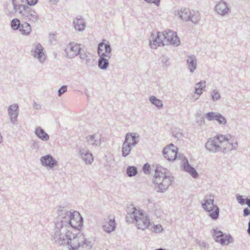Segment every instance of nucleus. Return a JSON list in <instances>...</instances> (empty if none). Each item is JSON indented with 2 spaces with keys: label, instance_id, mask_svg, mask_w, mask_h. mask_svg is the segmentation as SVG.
I'll return each instance as SVG.
<instances>
[{
  "label": "nucleus",
  "instance_id": "c756f323",
  "mask_svg": "<svg viewBox=\"0 0 250 250\" xmlns=\"http://www.w3.org/2000/svg\"><path fill=\"white\" fill-rule=\"evenodd\" d=\"M109 60L104 58H99L98 62V67L102 70L107 69L109 66Z\"/></svg>",
  "mask_w": 250,
  "mask_h": 250
},
{
  "label": "nucleus",
  "instance_id": "0eeeda50",
  "mask_svg": "<svg viewBox=\"0 0 250 250\" xmlns=\"http://www.w3.org/2000/svg\"><path fill=\"white\" fill-rule=\"evenodd\" d=\"M177 150L178 148L173 144H170L169 146L164 148L163 154L164 157L168 161H174L176 158L179 160Z\"/></svg>",
  "mask_w": 250,
  "mask_h": 250
},
{
  "label": "nucleus",
  "instance_id": "a18cd8bd",
  "mask_svg": "<svg viewBox=\"0 0 250 250\" xmlns=\"http://www.w3.org/2000/svg\"><path fill=\"white\" fill-rule=\"evenodd\" d=\"M151 168L150 165L148 163H146L143 166L142 170L143 172H150Z\"/></svg>",
  "mask_w": 250,
  "mask_h": 250
},
{
  "label": "nucleus",
  "instance_id": "473e14b6",
  "mask_svg": "<svg viewBox=\"0 0 250 250\" xmlns=\"http://www.w3.org/2000/svg\"><path fill=\"white\" fill-rule=\"evenodd\" d=\"M21 24L20 20L15 18L11 21V27L14 30H17L20 28Z\"/></svg>",
  "mask_w": 250,
  "mask_h": 250
},
{
  "label": "nucleus",
  "instance_id": "a19ab883",
  "mask_svg": "<svg viewBox=\"0 0 250 250\" xmlns=\"http://www.w3.org/2000/svg\"><path fill=\"white\" fill-rule=\"evenodd\" d=\"M80 56V58L83 61L85 60L87 62L90 61V59L87 55L85 52H82L80 51V54H78Z\"/></svg>",
  "mask_w": 250,
  "mask_h": 250
},
{
  "label": "nucleus",
  "instance_id": "7c9ffc66",
  "mask_svg": "<svg viewBox=\"0 0 250 250\" xmlns=\"http://www.w3.org/2000/svg\"><path fill=\"white\" fill-rule=\"evenodd\" d=\"M14 0H12V5L13 6V9L9 7L8 6H7L6 7H5V8L4 9V12H5V14L7 15V16H12L16 12H18L19 13V10H18L17 8L16 9L15 6H14V4H15L14 3Z\"/></svg>",
  "mask_w": 250,
  "mask_h": 250
},
{
  "label": "nucleus",
  "instance_id": "4468645a",
  "mask_svg": "<svg viewBox=\"0 0 250 250\" xmlns=\"http://www.w3.org/2000/svg\"><path fill=\"white\" fill-rule=\"evenodd\" d=\"M42 164L50 169H53L58 166V162L50 154L43 156L41 158Z\"/></svg>",
  "mask_w": 250,
  "mask_h": 250
},
{
  "label": "nucleus",
  "instance_id": "9b49d317",
  "mask_svg": "<svg viewBox=\"0 0 250 250\" xmlns=\"http://www.w3.org/2000/svg\"><path fill=\"white\" fill-rule=\"evenodd\" d=\"M158 173L155 176L154 181L158 185L159 188L161 189H166L171 183V180L169 177L165 176V173Z\"/></svg>",
  "mask_w": 250,
  "mask_h": 250
},
{
  "label": "nucleus",
  "instance_id": "a211bd4d",
  "mask_svg": "<svg viewBox=\"0 0 250 250\" xmlns=\"http://www.w3.org/2000/svg\"><path fill=\"white\" fill-rule=\"evenodd\" d=\"M86 140L88 145L94 147L99 146L101 145V135L98 133L87 136Z\"/></svg>",
  "mask_w": 250,
  "mask_h": 250
},
{
  "label": "nucleus",
  "instance_id": "7ed1b4c3",
  "mask_svg": "<svg viewBox=\"0 0 250 250\" xmlns=\"http://www.w3.org/2000/svg\"><path fill=\"white\" fill-rule=\"evenodd\" d=\"M23 0H15L14 1L15 8L19 10V14L23 19L31 23L37 22L39 20V15L31 7L24 4Z\"/></svg>",
  "mask_w": 250,
  "mask_h": 250
},
{
  "label": "nucleus",
  "instance_id": "5701e85b",
  "mask_svg": "<svg viewBox=\"0 0 250 250\" xmlns=\"http://www.w3.org/2000/svg\"><path fill=\"white\" fill-rule=\"evenodd\" d=\"M116 227V223L114 218H108L105 219L103 226L104 230L107 232H110L114 230Z\"/></svg>",
  "mask_w": 250,
  "mask_h": 250
},
{
  "label": "nucleus",
  "instance_id": "49530a36",
  "mask_svg": "<svg viewBox=\"0 0 250 250\" xmlns=\"http://www.w3.org/2000/svg\"><path fill=\"white\" fill-rule=\"evenodd\" d=\"M146 2L148 3H153L158 6L160 5L161 0H144Z\"/></svg>",
  "mask_w": 250,
  "mask_h": 250
},
{
  "label": "nucleus",
  "instance_id": "6e6552de",
  "mask_svg": "<svg viewBox=\"0 0 250 250\" xmlns=\"http://www.w3.org/2000/svg\"><path fill=\"white\" fill-rule=\"evenodd\" d=\"M214 10L217 14L222 17L227 16L231 13L230 6L224 0H220L216 3Z\"/></svg>",
  "mask_w": 250,
  "mask_h": 250
},
{
  "label": "nucleus",
  "instance_id": "aec40b11",
  "mask_svg": "<svg viewBox=\"0 0 250 250\" xmlns=\"http://www.w3.org/2000/svg\"><path fill=\"white\" fill-rule=\"evenodd\" d=\"M139 136L136 133H128L126 134L125 142H127L133 147L135 146L139 142Z\"/></svg>",
  "mask_w": 250,
  "mask_h": 250
},
{
  "label": "nucleus",
  "instance_id": "b1692460",
  "mask_svg": "<svg viewBox=\"0 0 250 250\" xmlns=\"http://www.w3.org/2000/svg\"><path fill=\"white\" fill-rule=\"evenodd\" d=\"M35 134L38 138L42 141L46 142L49 140V135L40 126L36 128Z\"/></svg>",
  "mask_w": 250,
  "mask_h": 250
},
{
  "label": "nucleus",
  "instance_id": "2f4dec72",
  "mask_svg": "<svg viewBox=\"0 0 250 250\" xmlns=\"http://www.w3.org/2000/svg\"><path fill=\"white\" fill-rule=\"evenodd\" d=\"M106 51L107 50H106ZM97 52L99 58L110 59L112 55V53L108 51H106V53L103 52V50L100 49V47H98Z\"/></svg>",
  "mask_w": 250,
  "mask_h": 250
},
{
  "label": "nucleus",
  "instance_id": "37998d69",
  "mask_svg": "<svg viewBox=\"0 0 250 250\" xmlns=\"http://www.w3.org/2000/svg\"><path fill=\"white\" fill-rule=\"evenodd\" d=\"M163 230V228L161 225H157L154 226L152 228V231L155 233H159Z\"/></svg>",
  "mask_w": 250,
  "mask_h": 250
},
{
  "label": "nucleus",
  "instance_id": "412c9836",
  "mask_svg": "<svg viewBox=\"0 0 250 250\" xmlns=\"http://www.w3.org/2000/svg\"><path fill=\"white\" fill-rule=\"evenodd\" d=\"M206 87V82L204 80H201L195 84L194 93L198 96L195 100L198 99L199 97L202 94L203 91L205 90Z\"/></svg>",
  "mask_w": 250,
  "mask_h": 250
},
{
  "label": "nucleus",
  "instance_id": "6ab92c4d",
  "mask_svg": "<svg viewBox=\"0 0 250 250\" xmlns=\"http://www.w3.org/2000/svg\"><path fill=\"white\" fill-rule=\"evenodd\" d=\"M186 64L187 68L191 73H193L197 68V59L195 55H190L187 56Z\"/></svg>",
  "mask_w": 250,
  "mask_h": 250
},
{
  "label": "nucleus",
  "instance_id": "cd10ccee",
  "mask_svg": "<svg viewBox=\"0 0 250 250\" xmlns=\"http://www.w3.org/2000/svg\"><path fill=\"white\" fill-rule=\"evenodd\" d=\"M133 147V146L127 143V142L124 141L122 147V156L123 157L128 156Z\"/></svg>",
  "mask_w": 250,
  "mask_h": 250
},
{
  "label": "nucleus",
  "instance_id": "20e7f679",
  "mask_svg": "<svg viewBox=\"0 0 250 250\" xmlns=\"http://www.w3.org/2000/svg\"><path fill=\"white\" fill-rule=\"evenodd\" d=\"M133 218L135 225L139 229H146L150 224L148 217L141 210L135 209L133 212Z\"/></svg>",
  "mask_w": 250,
  "mask_h": 250
},
{
  "label": "nucleus",
  "instance_id": "79ce46f5",
  "mask_svg": "<svg viewBox=\"0 0 250 250\" xmlns=\"http://www.w3.org/2000/svg\"><path fill=\"white\" fill-rule=\"evenodd\" d=\"M67 91V86L63 85L61 86L58 91V95L59 97H61L62 94Z\"/></svg>",
  "mask_w": 250,
  "mask_h": 250
},
{
  "label": "nucleus",
  "instance_id": "4c0bfd02",
  "mask_svg": "<svg viewBox=\"0 0 250 250\" xmlns=\"http://www.w3.org/2000/svg\"><path fill=\"white\" fill-rule=\"evenodd\" d=\"M151 168L154 170V172H165L167 169L161 165L155 164L151 166Z\"/></svg>",
  "mask_w": 250,
  "mask_h": 250
},
{
  "label": "nucleus",
  "instance_id": "603ef678",
  "mask_svg": "<svg viewBox=\"0 0 250 250\" xmlns=\"http://www.w3.org/2000/svg\"><path fill=\"white\" fill-rule=\"evenodd\" d=\"M59 0H49V2L53 4H56Z\"/></svg>",
  "mask_w": 250,
  "mask_h": 250
},
{
  "label": "nucleus",
  "instance_id": "f257e3e1",
  "mask_svg": "<svg viewBox=\"0 0 250 250\" xmlns=\"http://www.w3.org/2000/svg\"><path fill=\"white\" fill-rule=\"evenodd\" d=\"M69 223L71 227L67 228L65 234L61 235L59 244L67 246L69 250H76L84 243L83 236L77 233L75 230L79 229L83 225V218L78 212L74 211L70 214Z\"/></svg>",
  "mask_w": 250,
  "mask_h": 250
},
{
  "label": "nucleus",
  "instance_id": "5fc2aeb1",
  "mask_svg": "<svg viewBox=\"0 0 250 250\" xmlns=\"http://www.w3.org/2000/svg\"><path fill=\"white\" fill-rule=\"evenodd\" d=\"M128 174V176L131 177L132 176H134L135 174L137 173H127Z\"/></svg>",
  "mask_w": 250,
  "mask_h": 250
},
{
  "label": "nucleus",
  "instance_id": "2eb2a0df",
  "mask_svg": "<svg viewBox=\"0 0 250 250\" xmlns=\"http://www.w3.org/2000/svg\"><path fill=\"white\" fill-rule=\"evenodd\" d=\"M18 109L19 105L17 104H11L8 108L10 121L13 125L17 124V117L19 115Z\"/></svg>",
  "mask_w": 250,
  "mask_h": 250
},
{
  "label": "nucleus",
  "instance_id": "dca6fc26",
  "mask_svg": "<svg viewBox=\"0 0 250 250\" xmlns=\"http://www.w3.org/2000/svg\"><path fill=\"white\" fill-rule=\"evenodd\" d=\"M180 167L185 172H197L196 169L192 167L189 163L188 158L183 154L179 155Z\"/></svg>",
  "mask_w": 250,
  "mask_h": 250
},
{
  "label": "nucleus",
  "instance_id": "f03ea898",
  "mask_svg": "<svg viewBox=\"0 0 250 250\" xmlns=\"http://www.w3.org/2000/svg\"><path fill=\"white\" fill-rule=\"evenodd\" d=\"M238 147L237 140L229 134H218L208 140L205 144L206 148L210 153L221 151L224 153L236 150Z\"/></svg>",
  "mask_w": 250,
  "mask_h": 250
},
{
  "label": "nucleus",
  "instance_id": "09e8293b",
  "mask_svg": "<svg viewBox=\"0 0 250 250\" xmlns=\"http://www.w3.org/2000/svg\"><path fill=\"white\" fill-rule=\"evenodd\" d=\"M26 1L28 4L27 5L30 7L31 6H34L36 5L38 2V0H26Z\"/></svg>",
  "mask_w": 250,
  "mask_h": 250
},
{
  "label": "nucleus",
  "instance_id": "393cba45",
  "mask_svg": "<svg viewBox=\"0 0 250 250\" xmlns=\"http://www.w3.org/2000/svg\"><path fill=\"white\" fill-rule=\"evenodd\" d=\"M191 12L189 9L187 8H181L177 12V15L180 19L185 21H188L190 20Z\"/></svg>",
  "mask_w": 250,
  "mask_h": 250
},
{
  "label": "nucleus",
  "instance_id": "c03bdc74",
  "mask_svg": "<svg viewBox=\"0 0 250 250\" xmlns=\"http://www.w3.org/2000/svg\"><path fill=\"white\" fill-rule=\"evenodd\" d=\"M173 136L178 139H180L182 138L183 135V133L179 131L175 130L172 132Z\"/></svg>",
  "mask_w": 250,
  "mask_h": 250
},
{
  "label": "nucleus",
  "instance_id": "de8ad7c7",
  "mask_svg": "<svg viewBox=\"0 0 250 250\" xmlns=\"http://www.w3.org/2000/svg\"><path fill=\"white\" fill-rule=\"evenodd\" d=\"M126 172H138L137 168L135 166H128Z\"/></svg>",
  "mask_w": 250,
  "mask_h": 250
},
{
  "label": "nucleus",
  "instance_id": "864d4df0",
  "mask_svg": "<svg viewBox=\"0 0 250 250\" xmlns=\"http://www.w3.org/2000/svg\"><path fill=\"white\" fill-rule=\"evenodd\" d=\"M191 175L193 178H196L198 176V173H191Z\"/></svg>",
  "mask_w": 250,
  "mask_h": 250
},
{
  "label": "nucleus",
  "instance_id": "ddd939ff",
  "mask_svg": "<svg viewBox=\"0 0 250 250\" xmlns=\"http://www.w3.org/2000/svg\"><path fill=\"white\" fill-rule=\"evenodd\" d=\"M79 155L87 164H91L93 162V155L87 147H80Z\"/></svg>",
  "mask_w": 250,
  "mask_h": 250
},
{
  "label": "nucleus",
  "instance_id": "8fccbe9b",
  "mask_svg": "<svg viewBox=\"0 0 250 250\" xmlns=\"http://www.w3.org/2000/svg\"><path fill=\"white\" fill-rule=\"evenodd\" d=\"M33 107L36 110H40L42 108V105L37 103L35 101H33Z\"/></svg>",
  "mask_w": 250,
  "mask_h": 250
},
{
  "label": "nucleus",
  "instance_id": "39448f33",
  "mask_svg": "<svg viewBox=\"0 0 250 250\" xmlns=\"http://www.w3.org/2000/svg\"><path fill=\"white\" fill-rule=\"evenodd\" d=\"M164 44H170L175 46H178L180 44V40L175 32L171 30H167L161 32Z\"/></svg>",
  "mask_w": 250,
  "mask_h": 250
},
{
  "label": "nucleus",
  "instance_id": "e433bc0d",
  "mask_svg": "<svg viewBox=\"0 0 250 250\" xmlns=\"http://www.w3.org/2000/svg\"><path fill=\"white\" fill-rule=\"evenodd\" d=\"M237 200L239 204L241 205L247 204L249 207H250V198L244 199L243 196L241 195H238L237 196Z\"/></svg>",
  "mask_w": 250,
  "mask_h": 250
},
{
  "label": "nucleus",
  "instance_id": "f3484780",
  "mask_svg": "<svg viewBox=\"0 0 250 250\" xmlns=\"http://www.w3.org/2000/svg\"><path fill=\"white\" fill-rule=\"evenodd\" d=\"M214 237L216 242L222 245H228L231 240L229 236L223 234L222 232L217 230H214Z\"/></svg>",
  "mask_w": 250,
  "mask_h": 250
},
{
  "label": "nucleus",
  "instance_id": "c9c22d12",
  "mask_svg": "<svg viewBox=\"0 0 250 250\" xmlns=\"http://www.w3.org/2000/svg\"><path fill=\"white\" fill-rule=\"evenodd\" d=\"M219 113L217 112H208L206 114L205 117L208 121H211L216 120Z\"/></svg>",
  "mask_w": 250,
  "mask_h": 250
},
{
  "label": "nucleus",
  "instance_id": "c85d7f7f",
  "mask_svg": "<svg viewBox=\"0 0 250 250\" xmlns=\"http://www.w3.org/2000/svg\"><path fill=\"white\" fill-rule=\"evenodd\" d=\"M149 101L158 109H161L163 107L162 101L154 96H151L149 97Z\"/></svg>",
  "mask_w": 250,
  "mask_h": 250
},
{
  "label": "nucleus",
  "instance_id": "bb28decb",
  "mask_svg": "<svg viewBox=\"0 0 250 250\" xmlns=\"http://www.w3.org/2000/svg\"><path fill=\"white\" fill-rule=\"evenodd\" d=\"M190 17V20L189 21H191L195 24H197L199 23L201 19V16L200 13L198 11L193 10L191 11Z\"/></svg>",
  "mask_w": 250,
  "mask_h": 250
},
{
  "label": "nucleus",
  "instance_id": "9d476101",
  "mask_svg": "<svg viewBox=\"0 0 250 250\" xmlns=\"http://www.w3.org/2000/svg\"><path fill=\"white\" fill-rule=\"evenodd\" d=\"M33 46L34 48L31 51L32 56L40 62L43 63L45 61L43 47L41 43L37 42L34 43Z\"/></svg>",
  "mask_w": 250,
  "mask_h": 250
},
{
  "label": "nucleus",
  "instance_id": "423d86ee",
  "mask_svg": "<svg viewBox=\"0 0 250 250\" xmlns=\"http://www.w3.org/2000/svg\"><path fill=\"white\" fill-rule=\"evenodd\" d=\"M203 208L210 212L209 216L213 219H216L219 215V208L213 204V197L209 196L208 198H206L205 202L202 204Z\"/></svg>",
  "mask_w": 250,
  "mask_h": 250
},
{
  "label": "nucleus",
  "instance_id": "f704fd0d",
  "mask_svg": "<svg viewBox=\"0 0 250 250\" xmlns=\"http://www.w3.org/2000/svg\"><path fill=\"white\" fill-rule=\"evenodd\" d=\"M210 98L213 102H216L220 99V94L217 89H214L210 92Z\"/></svg>",
  "mask_w": 250,
  "mask_h": 250
},
{
  "label": "nucleus",
  "instance_id": "58836bf2",
  "mask_svg": "<svg viewBox=\"0 0 250 250\" xmlns=\"http://www.w3.org/2000/svg\"><path fill=\"white\" fill-rule=\"evenodd\" d=\"M215 121H216L220 125H225L227 124L226 119L220 113L217 116Z\"/></svg>",
  "mask_w": 250,
  "mask_h": 250
},
{
  "label": "nucleus",
  "instance_id": "1a4fd4ad",
  "mask_svg": "<svg viewBox=\"0 0 250 250\" xmlns=\"http://www.w3.org/2000/svg\"><path fill=\"white\" fill-rule=\"evenodd\" d=\"M149 44L151 48L153 49H156L161 45H164L161 32L153 31L149 39Z\"/></svg>",
  "mask_w": 250,
  "mask_h": 250
},
{
  "label": "nucleus",
  "instance_id": "ea45409f",
  "mask_svg": "<svg viewBox=\"0 0 250 250\" xmlns=\"http://www.w3.org/2000/svg\"><path fill=\"white\" fill-rule=\"evenodd\" d=\"M161 62L162 63V66L164 68H167L170 65L169 59L167 56H162V57L161 58Z\"/></svg>",
  "mask_w": 250,
  "mask_h": 250
},
{
  "label": "nucleus",
  "instance_id": "f8f14e48",
  "mask_svg": "<svg viewBox=\"0 0 250 250\" xmlns=\"http://www.w3.org/2000/svg\"><path fill=\"white\" fill-rule=\"evenodd\" d=\"M80 50H81L80 44L74 42L69 43L65 49L67 58L68 59L74 58L75 56L78 55L80 54Z\"/></svg>",
  "mask_w": 250,
  "mask_h": 250
},
{
  "label": "nucleus",
  "instance_id": "3c124183",
  "mask_svg": "<svg viewBox=\"0 0 250 250\" xmlns=\"http://www.w3.org/2000/svg\"><path fill=\"white\" fill-rule=\"evenodd\" d=\"M249 215H250V209L248 208H245L243 211V216L246 217Z\"/></svg>",
  "mask_w": 250,
  "mask_h": 250
},
{
  "label": "nucleus",
  "instance_id": "a878e982",
  "mask_svg": "<svg viewBox=\"0 0 250 250\" xmlns=\"http://www.w3.org/2000/svg\"><path fill=\"white\" fill-rule=\"evenodd\" d=\"M19 30L21 34L24 36H28L31 32V26L29 23L25 22L21 24Z\"/></svg>",
  "mask_w": 250,
  "mask_h": 250
},
{
  "label": "nucleus",
  "instance_id": "4be33fe9",
  "mask_svg": "<svg viewBox=\"0 0 250 250\" xmlns=\"http://www.w3.org/2000/svg\"><path fill=\"white\" fill-rule=\"evenodd\" d=\"M73 24L75 30L79 32L83 31L86 26L84 19L81 16L77 17L74 20Z\"/></svg>",
  "mask_w": 250,
  "mask_h": 250
},
{
  "label": "nucleus",
  "instance_id": "72a5a7b5",
  "mask_svg": "<svg viewBox=\"0 0 250 250\" xmlns=\"http://www.w3.org/2000/svg\"><path fill=\"white\" fill-rule=\"evenodd\" d=\"M100 47V49L103 50V52L106 53V50L107 51L109 52V53H111V46L109 43H105L103 42H101L98 44V47Z\"/></svg>",
  "mask_w": 250,
  "mask_h": 250
}]
</instances>
